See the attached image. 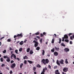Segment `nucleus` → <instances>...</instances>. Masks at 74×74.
<instances>
[{
	"mask_svg": "<svg viewBox=\"0 0 74 74\" xmlns=\"http://www.w3.org/2000/svg\"><path fill=\"white\" fill-rule=\"evenodd\" d=\"M41 66L39 64H38L36 66V67H38V68H41Z\"/></svg>",
	"mask_w": 74,
	"mask_h": 74,
	"instance_id": "nucleus-20",
	"label": "nucleus"
},
{
	"mask_svg": "<svg viewBox=\"0 0 74 74\" xmlns=\"http://www.w3.org/2000/svg\"><path fill=\"white\" fill-rule=\"evenodd\" d=\"M63 71L64 72H67L68 71V68H64L63 69Z\"/></svg>",
	"mask_w": 74,
	"mask_h": 74,
	"instance_id": "nucleus-7",
	"label": "nucleus"
},
{
	"mask_svg": "<svg viewBox=\"0 0 74 74\" xmlns=\"http://www.w3.org/2000/svg\"><path fill=\"white\" fill-rule=\"evenodd\" d=\"M44 36V35H43V34H42L41 33L40 34V37H43Z\"/></svg>",
	"mask_w": 74,
	"mask_h": 74,
	"instance_id": "nucleus-43",
	"label": "nucleus"
},
{
	"mask_svg": "<svg viewBox=\"0 0 74 74\" xmlns=\"http://www.w3.org/2000/svg\"><path fill=\"white\" fill-rule=\"evenodd\" d=\"M56 63L59 66H60V63L59 62V60H57L56 62Z\"/></svg>",
	"mask_w": 74,
	"mask_h": 74,
	"instance_id": "nucleus-13",
	"label": "nucleus"
},
{
	"mask_svg": "<svg viewBox=\"0 0 74 74\" xmlns=\"http://www.w3.org/2000/svg\"><path fill=\"white\" fill-rule=\"evenodd\" d=\"M24 63L25 64H27V61L26 60H25L24 61Z\"/></svg>",
	"mask_w": 74,
	"mask_h": 74,
	"instance_id": "nucleus-42",
	"label": "nucleus"
},
{
	"mask_svg": "<svg viewBox=\"0 0 74 74\" xmlns=\"http://www.w3.org/2000/svg\"><path fill=\"white\" fill-rule=\"evenodd\" d=\"M10 61H11L10 58V57H8L7 58V59L6 60V62H10Z\"/></svg>",
	"mask_w": 74,
	"mask_h": 74,
	"instance_id": "nucleus-11",
	"label": "nucleus"
},
{
	"mask_svg": "<svg viewBox=\"0 0 74 74\" xmlns=\"http://www.w3.org/2000/svg\"><path fill=\"white\" fill-rule=\"evenodd\" d=\"M51 52H54L55 51V49L54 48H53V49H51Z\"/></svg>",
	"mask_w": 74,
	"mask_h": 74,
	"instance_id": "nucleus-25",
	"label": "nucleus"
},
{
	"mask_svg": "<svg viewBox=\"0 0 74 74\" xmlns=\"http://www.w3.org/2000/svg\"><path fill=\"white\" fill-rule=\"evenodd\" d=\"M24 43L23 42V41H21V42H20L19 43V44H20V45H22Z\"/></svg>",
	"mask_w": 74,
	"mask_h": 74,
	"instance_id": "nucleus-17",
	"label": "nucleus"
},
{
	"mask_svg": "<svg viewBox=\"0 0 74 74\" xmlns=\"http://www.w3.org/2000/svg\"><path fill=\"white\" fill-rule=\"evenodd\" d=\"M70 44H73V42L71 41H70Z\"/></svg>",
	"mask_w": 74,
	"mask_h": 74,
	"instance_id": "nucleus-52",
	"label": "nucleus"
},
{
	"mask_svg": "<svg viewBox=\"0 0 74 74\" xmlns=\"http://www.w3.org/2000/svg\"><path fill=\"white\" fill-rule=\"evenodd\" d=\"M15 56V54H14V53L12 54L11 57V59H12V57H13V56Z\"/></svg>",
	"mask_w": 74,
	"mask_h": 74,
	"instance_id": "nucleus-29",
	"label": "nucleus"
},
{
	"mask_svg": "<svg viewBox=\"0 0 74 74\" xmlns=\"http://www.w3.org/2000/svg\"><path fill=\"white\" fill-rule=\"evenodd\" d=\"M34 40H36V41H37V38H34Z\"/></svg>",
	"mask_w": 74,
	"mask_h": 74,
	"instance_id": "nucleus-60",
	"label": "nucleus"
},
{
	"mask_svg": "<svg viewBox=\"0 0 74 74\" xmlns=\"http://www.w3.org/2000/svg\"><path fill=\"white\" fill-rule=\"evenodd\" d=\"M27 41V40H24V42H26Z\"/></svg>",
	"mask_w": 74,
	"mask_h": 74,
	"instance_id": "nucleus-64",
	"label": "nucleus"
},
{
	"mask_svg": "<svg viewBox=\"0 0 74 74\" xmlns=\"http://www.w3.org/2000/svg\"><path fill=\"white\" fill-rule=\"evenodd\" d=\"M69 40L68 39H65V42H69Z\"/></svg>",
	"mask_w": 74,
	"mask_h": 74,
	"instance_id": "nucleus-34",
	"label": "nucleus"
},
{
	"mask_svg": "<svg viewBox=\"0 0 74 74\" xmlns=\"http://www.w3.org/2000/svg\"><path fill=\"white\" fill-rule=\"evenodd\" d=\"M9 50H10V51H11V50H12V48L10 47L9 48Z\"/></svg>",
	"mask_w": 74,
	"mask_h": 74,
	"instance_id": "nucleus-55",
	"label": "nucleus"
},
{
	"mask_svg": "<svg viewBox=\"0 0 74 74\" xmlns=\"http://www.w3.org/2000/svg\"><path fill=\"white\" fill-rule=\"evenodd\" d=\"M70 38L71 40H73V36H70Z\"/></svg>",
	"mask_w": 74,
	"mask_h": 74,
	"instance_id": "nucleus-49",
	"label": "nucleus"
},
{
	"mask_svg": "<svg viewBox=\"0 0 74 74\" xmlns=\"http://www.w3.org/2000/svg\"><path fill=\"white\" fill-rule=\"evenodd\" d=\"M4 37H2V38H0V40H2V39H3V38H4Z\"/></svg>",
	"mask_w": 74,
	"mask_h": 74,
	"instance_id": "nucleus-57",
	"label": "nucleus"
},
{
	"mask_svg": "<svg viewBox=\"0 0 74 74\" xmlns=\"http://www.w3.org/2000/svg\"><path fill=\"white\" fill-rule=\"evenodd\" d=\"M40 47H37L36 48V50H37V51H39L40 50Z\"/></svg>",
	"mask_w": 74,
	"mask_h": 74,
	"instance_id": "nucleus-19",
	"label": "nucleus"
},
{
	"mask_svg": "<svg viewBox=\"0 0 74 74\" xmlns=\"http://www.w3.org/2000/svg\"><path fill=\"white\" fill-rule=\"evenodd\" d=\"M36 68L35 67H33V70L34 71H36Z\"/></svg>",
	"mask_w": 74,
	"mask_h": 74,
	"instance_id": "nucleus-35",
	"label": "nucleus"
},
{
	"mask_svg": "<svg viewBox=\"0 0 74 74\" xmlns=\"http://www.w3.org/2000/svg\"><path fill=\"white\" fill-rule=\"evenodd\" d=\"M55 41V40H54V39L53 38L52 40V41H51V43L52 44H53L54 43V42Z\"/></svg>",
	"mask_w": 74,
	"mask_h": 74,
	"instance_id": "nucleus-28",
	"label": "nucleus"
},
{
	"mask_svg": "<svg viewBox=\"0 0 74 74\" xmlns=\"http://www.w3.org/2000/svg\"><path fill=\"white\" fill-rule=\"evenodd\" d=\"M42 62L43 64H45H45H46V63L48 64V63H49V61L48 59H46L45 60V59H43L42 61Z\"/></svg>",
	"mask_w": 74,
	"mask_h": 74,
	"instance_id": "nucleus-1",
	"label": "nucleus"
},
{
	"mask_svg": "<svg viewBox=\"0 0 74 74\" xmlns=\"http://www.w3.org/2000/svg\"><path fill=\"white\" fill-rule=\"evenodd\" d=\"M71 34H72V33H70L68 35H69V36H71Z\"/></svg>",
	"mask_w": 74,
	"mask_h": 74,
	"instance_id": "nucleus-51",
	"label": "nucleus"
},
{
	"mask_svg": "<svg viewBox=\"0 0 74 74\" xmlns=\"http://www.w3.org/2000/svg\"><path fill=\"white\" fill-rule=\"evenodd\" d=\"M55 74H60V72H59V70H57L55 71Z\"/></svg>",
	"mask_w": 74,
	"mask_h": 74,
	"instance_id": "nucleus-8",
	"label": "nucleus"
},
{
	"mask_svg": "<svg viewBox=\"0 0 74 74\" xmlns=\"http://www.w3.org/2000/svg\"><path fill=\"white\" fill-rule=\"evenodd\" d=\"M14 62V61L13 60H12L10 61V63H12Z\"/></svg>",
	"mask_w": 74,
	"mask_h": 74,
	"instance_id": "nucleus-46",
	"label": "nucleus"
},
{
	"mask_svg": "<svg viewBox=\"0 0 74 74\" xmlns=\"http://www.w3.org/2000/svg\"><path fill=\"white\" fill-rule=\"evenodd\" d=\"M64 38L63 37L62 38V41L63 42L64 40Z\"/></svg>",
	"mask_w": 74,
	"mask_h": 74,
	"instance_id": "nucleus-47",
	"label": "nucleus"
},
{
	"mask_svg": "<svg viewBox=\"0 0 74 74\" xmlns=\"http://www.w3.org/2000/svg\"><path fill=\"white\" fill-rule=\"evenodd\" d=\"M0 60H1V62H4V60H3V58H1Z\"/></svg>",
	"mask_w": 74,
	"mask_h": 74,
	"instance_id": "nucleus-22",
	"label": "nucleus"
},
{
	"mask_svg": "<svg viewBox=\"0 0 74 74\" xmlns=\"http://www.w3.org/2000/svg\"><path fill=\"white\" fill-rule=\"evenodd\" d=\"M16 66V64L15 63H13L11 65V67L12 69H14Z\"/></svg>",
	"mask_w": 74,
	"mask_h": 74,
	"instance_id": "nucleus-5",
	"label": "nucleus"
},
{
	"mask_svg": "<svg viewBox=\"0 0 74 74\" xmlns=\"http://www.w3.org/2000/svg\"><path fill=\"white\" fill-rule=\"evenodd\" d=\"M64 38L65 39H68L69 38V37H68V36L67 35L65 34L64 36Z\"/></svg>",
	"mask_w": 74,
	"mask_h": 74,
	"instance_id": "nucleus-10",
	"label": "nucleus"
},
{
	"mask_svg": "<svg viewBox=\"0 0 74 74\" xmlns=\"http://www.w3.org/2000/svg\"><path fill=\"white\" fill-rule=\"evenodd\" d=\"M6 69H7L8 70H9L10 69V68L8 67H6Z\"/></svg>",
	"mask_w": 74,
	"mask_h": 74,
	"instance_id": "nucleus-59",
	"label": "nucleus"
},
{
	"mask_svg": "<svg viewBox=\"0 0 74 74\" xmlns=\"http://www.w3.org/2000/svg\"><path fill=\"white\" fill-rule=\"evenodd\" d=\"M14 59H16V56L14 55Z\"/></svg>",
	"mask_w": 74,
	"mask_h": 74,
	"instance_id": "nucleus-44",
	"label": "nucleus"
},
{
	"mask_svg": "<svg viewBox=\"0 0 74 74\" xmlns=\"http://www.w3.org/2000/svg\"><path fill=\"white\" fill-rule=\"evenodd\" d=\"M48 67H49V69H51V65H49L48 66Z\"/></svg>",
	"mask_w": 74,
	"mask_h": 74,
	"instance_id": "nucleus-40",
	"label": "nucleus"
},
{
	"mask_svg": "<svg viewBox=\"0 0 74 74\" xmlns=\"http://www.w3.org/2000/svg\"><path fill=\"white\" fill-rule=\"evenodd\" d=\"M33 53V51L32 50H31L30 51V55H32Z\"/></svg>",
	"mask_w": 74,
	"mask_h": 74,
	"instance_id": "nucleus-16",
	"label": "nucleus"
},
{
	"mask_svg": "<svg viewBox=\"0 0 74 74\" xmlns=\"http://www.w3.org/2000/svg\"><path fill=\"white\" fill-rule=\"evenodd\" d=\"M24 59H28V57H27V56H25L23 58Z\"/></svg>",
	"mask_w": 74,
	"mask_h": 74,
	"instance_id": "nucleus-18",
	"label": "nucleus"
},
{
	"mask_svg": "<svg viewBox=\"0 0 74 74\" xmlns=\"http://www.w3.org/2000/svg\"><path fill=\"white\" fill-rule=\"evenodd\" d=\"M58 67V66H57L56 65V66H54L53 68L54 69H56Z\"/></svg>",
	"mask_w": 74,
	"mask_h": 74,
	"instance_id": "nucleus-33",
	"label": "nucleus"
},
{
	"mask_svg": "<svg viewBox=\"0 0 74 74\" xmlns=\"http://www.w3.org/2000/svg\"><path fill=\"white\" fill-rule=\"evenodd\" d=\"M61 45L62 46H63V47H65V46H66L63 42L61 43Z\"/></svg>",
	"mask_w": 74,
	"mask_h": 74,
	"instance_id": "nucleus-24",
	"label": "nucleus"
},
{
	"mask_svg": "<svg viewBox=\"0 0 74 74\" xmlns=\"http://www.w3.org/2000/svg\"><path fill=\"white\" fill-rule=\"evenodd\" d=\"M64 51L65 52H69L70 51V49L68 48H65L64 49Z\"/></svg>",
	"mask_w": 74,
	"mask_h": 74,
	"instance_id": "nucleus-9",
	"label": "nucleus"
},
{
	"mask_svg": "<svg viewBox=\"0 0 74 74\" xmlns=\"http://www.w3.org/2000/svg\"><path fill=\"white\" fill-rule=\"evenodd\" d=\"M39 32H38L36 33L35 34V35H39Z\"/></svg>",
	"mask_w": 74,
	"mask_h": 74,
	"instance_id": "nucleus-37",
	"label": "nucleus"
},
{
	"mask_svg": "<svg viewBox=\"0 0 74 74\" xmlns=\"http://www.w3.org/2000/svg\"><path fill=\"white\" fill-rule=\"evenodd\" d=\"M33 42L35 43L34 45L35 47H37L38 45V42L34 40L33 41Z\"/></svg>",
	"mask_w": 74,
	"mask_h": 74,
	"instance_id": "nucleus-3",
	"label": "nucleus"
},
{
	"mask_svg": "<svg viewBox=\"0 0 74 74\" xmlns=\"http://www.w3.org/2000/svg\"><path fill=\"white\" fill-rule=\"evenodd\" d=\"M17 37H18V38L19 39V38H22V37H23V35H22V34H18L17 35Z\"/></svg>",
	"mask_w": 74,
	"mask_h": 74,
	"instance_id": "nucleus-4",
	"label": "nucleus"
},
{
	"mask_svg": "<svg viewBox=\"0 0 74 74\" xmlns=\"http://www.w3.org/2000/svg\"><path fill=\"white\" fill-rule=\"evenodd\" d=\"M8 56H5L3 57V58H4V59H6V58L7 59V58H8Z\"/></svg>",
	"mask_w": 74,
	"mask_h": 74,
	"instance_id": "nucleus-27",
	"label": "nucleus"
},
{
	"mask_svg": "<svg viewBox=\"0 0 74 74\" xmlns=\"http://www.w3.org/2000/svg\"><path fill=\"white\" fill-rule=\"evenodd\" d=\"M54 55L55 56H58V53L57 51H55L54 53Z\"/></svg>",
	"mask_w": 74,
	"mask_h": 74,
	"instance_id": "nucleus-12",
	"label": "nucleus"
},
{
	"mask_svg": "<svg viewBox=\"0 0 74 74\" xmlns=\"http://www.w3.org/2000/svg\"><path fill=\"white\" fill-rule=\"evenodd\" d=\"M34 74H37V73L36 72H34Z\"/></svg>",
	"mask_w": 74,
	"mask_h": 74,
	"instance_id": "nucleus-63",
	"label": "nucleus"
},
{
	"mask_svg": "<svg viewBox=\"0 0 74 74\" xmlns=\"http://www.w3.org/2000/svg\"><path fill=\"white\" fill-rule=\"evenodd\" d=\"M53 63H55V60L54 59H53Z\"/></svg>",
	"mask_w": 74,
	"mask_h": 74,
	"instance_id": "nucleus-61",
	"label": "nucleus"
},
{
	"mask_svg": "<svg viewBox=\"0 0 74 74\" xmlns=\"http://www.w3.org/2000/svg\"><path fill=\"white\" fill-rule=\"evenodd\" d=\"M10 74H12L13 72H12V71H11L10 72Z\"/></svg>",
	"mask_w": 74,
	"mask_h": 74,
	"instance_id": "nucleus-48",
	"label": "nucleus"
},
{
	"mask_svg": "<svg viewBox=\"0 0 74 74\" xmlns=\"http://www.w3.org/2000/svg\"><path fill=\"white\" fill-rule=\"evenodd\" d=\"M43 35H45V34H46V33H45V32H44L43 33Z\"/></svg>",
	"mask_w": 74,
	"mask_h": 74,
	"instance_id": "nucleus-54",
	"label": "nucleus"
},
{
	"mask_svg": "<svg viewBox=\"0 0 74 74\" xmlns=\"http://www.w3.org/2000/svg\"><path fill=\"white\" fill-rule=\"evenodd\" d=\"M17 60H18V61H20V59H19V58H17Z\"/></svg>",
	"mask_w": 74,
	"mask_h": 74,
	"instance_id": "nucleus-58",
	"label": "nucleus"
},
{
	"mask_svg": "<svg viewBox=\"0 0 74 74\" xmlns=\"http://www.w3.org/2000/svg\"><path fill=\"white\" fill-rule=\"evenodd\" d=\"M40 42L41 44L42 43V39H41L40 40Z\"/></svg>",
	"mask_w": 74,
	"mask_h": 74,
	"instance_id": "nucleus-36",
	"label": "nucleus"
},
{
	"mask_svg": "<svg viewBox=\"0 0 74 74\" xmlns=\"http://www.w3.org/2000/svg\"><path fill=\"white\" fill-rule=\"evenodd\" d=\"M23 63H21L20 64V67L21 69V68H22V66H23Z\"/></svg>",
	"mask_w": 74,
	"mask_h": 74,
	"instance_id": "nucleus-30",
	"label": "nucleus"
},
{
	"mask_svg": "<svg viewBox=\"0 0 74 74\" xmlns=\"http://www.w3.org/2000/svg\"><path fill=\"white\" fill-rule=\"evenodd\" d=\"M36 38H37L38 39H40V37H39V36H36Z\"/></svg>",
	"mask_w": 74,
	"mask_h": 74,
	"instance_id": "nucleus-53",
	"label": "nucleus"
},
{
	"mask_svg": "<svg viewBox=\"0 0 74 74\" xmlns=\"http://www.w3.org/2000/svg\"><path fill=\"white\" fill-rule=\"evenodd\" d=\"M45 70H47V68L45 67V68L43 69L41 73L40 74H45Z\"/></svg>",
	"mask_w": 74,
	"mask_h": 74,
	"instance_id": "nucleus-2",
	"label": "nucleus"
},
{
	"mask_svg": "<svg viewBox=\"0 0 74 74\" xmlns=\"http://www.w3.org/2000/svg\"><path fill=\"white\" fill-rule=\"evenodd\" d=\"M54 37H56H56H57L56 34H54Z\"/></svg>",
	"mask_w": 74,
	"mask_h": 74,
	"instance_id": "nucleus-56",
	"label": "nucleus"
},
{
	"mask_svg": "<svg viewBox=\"0 0 74 74\" xmlns=\"http://www.w3.org/2000/svg\"><path fill=\"white\" fill-rule=\"evenodd\" d=\"M55 49L56 51H59V48L58 47L57 48L56 47H55Z\"/></svg>",
	"mask_w": 74,
	"mask_h": 74,
	"instance_id": "nucleus-14",
	"label": "nucleus"
},
{
	"mask_svg": "<svg viewBox=\"0 0 74 74\" xmlns=\"http://www.w3.org/2000/svg\"><path fill=\"white\" fill-rule=\"evenodd\" d=\"M65 63L66 64H67L69 63V62L67 61V59H66L65 60Z\"/></svg>",
	"mask_w": 74,
	"mask_h": 74,
	"instance_id": "nucleus-26",
	"label": "nucleus"
},
{
	"mask_svg": "<svg viewBox=\"0 0 74 74\" xmlns=\"http://www.w3.org/2000/svg\"><path fill=\"white\" fill-rule=\"evenodd\" d=\"M18 50L16 49L15 50V52L16 53H17V54H18Z\"/></svg>",
	"mask_w": 74,
	"mask_h": 74,
	"instance_id": "nucleus-31",
	"label": "nucleus"
},
{
	"mask_svg": "<svg viewBox=\"0 0 74 74\" xmlns=\"http://www.w3.org/2000/svg\"><path fill=\"white\" fill-rule=\"evenodd\" d=\"M42 55L43 56H44V54L45 53V51L44 50H42Z\"/></svg>",
	"mask_w": 74,
	"mask_h": 74,
	"instance_id": "nucleus-23",
	"label": "nucleus"
},
{
	"mask_svg": "<svg viewBox=\"0 0 74 74\" xmlns=\"http://www.w3.org/2000/svg\"><path fill=\"white\" fill-rule=\"evenodd\" d=\"M62 74H66V73H64V72H62Z\"/></svg>",
	"mask_w": 74,
	"mask_h": 74,
	"instance_id": "nucleus-62",
	"label": "nucleus"
},
{
	"mask_svg": "<svg viewBox=\"0 0 74 74\" xmlns=\"http://www.w3.org/2000/svg\"><path fill=\"white\" fill-rule=\"evenodd\" d=\"M61 41H62V39H61V38H59V43L60 44L61 43Z\"/></svg>",
	"mask_w": 74,
	"mask_h": 74,
	"instance_id": "nucleus-32",
	"label": "nucleus"
},
{
	"mask_svg": "<svg viewBox=\"0 0 74 74\" xmlns=\"http://www.w3.org/2000/svg\"><path fill=\"white\" fill-rule=\"evenodd\" d=\"M22 48H20L19 49V52H22Z\"/></svg>",
	"mask_w": 74,
	"mask_h": 74,
	"instance_id": "nucleus-38",
	"label": "nucleus"
},
{
	"mask_svg": "<svg viewBox=\"0 0 74 74\" xmlns=\"http://www.w3.org/2000/svg\"><path fill=\"white\" fill-rule=\"evenodd\" d=\"M16 37H17V36L14 35V38H16Z\"/></svg>",
	"mask_w": 74,
	"mask_h": 74,
	"instance_id": "nucleus-50",
	"label": "nucleus"
},
{
	"mask_svg": "<svg viewBox=\"0 0 74 74\" xmlns=\"http://www.w3.org/2000/svg\"><path fill=\"white\" fill-rule=\"evenodd\" d=\"M30 48H28L27 49V52H29V51H30Z\"/></svg>",
	"mask_w": 74,
	"mask_h": 74,
	"instance_id": "nucleus-21",
	"label": "nucleus"
},
{
	"mask_svg": "<svg viewBox=\"0 0 74 74\" xmlns=\"http://www.w3.org/2000/svg\"><path fill=\"white\" fill-rule=\"evenodd\" d=\"M11 41V40L10 39H8L7 40V41L8 42H10Z\"/></svg>",
	"mask_w": 74,
	"mask_h": 74,
	"instance_id": "nucleus-39",
	"label": "nucleus"
},
{
	"mask_svg": "<svg viewBox=\"0 0 74 74\" xmlns=\"http://www.w3.org/2000/svg\"><path fill=\"white\" fill-rule=\"evenodd\" d=\"M27 61L30 64H32V63H33V62L32 61L30 60H28Z\"/></svg>",
	"mask_w": 74,
	"mask_h": 74,
	"instance_id": "nucleus-15",
	"label": "nucleus"
},
{
	"mask_svg": "<svg viewBox=\"0 0 74 74\" xmlns=\"http://www.w3.org/2000/svg\"><path fill=\"white\" fill-rule=\"evenodd\" d=\"M3 53H6V50H4V51H3Z\"/></svg>",
	"mask_w": 74,
	"mask_h": 74,
	"instance_id": "nucleus-41",
	"label": "nucleus"
},
{
	"mask_svg": "<svg viewBox=\"0 0 74 74\" xmlns=\"http://www.w3.org/2000/svg\"><path fill=\"white\" fill-rule=\"evenodd\" d=\"M1 67H3L4 66H5V64H2L1 65Z\"/></svg>",
	"mask_w": 74,
	"mask_h": 74,
	"instance_id": "nucleus-45",
	"label": "nucleus"
},
{
	"mask_svg": "<svg viewBox=\"0 0 74 74\" xmlns=\"http://www.w3.org/2000/svg\"><path fill=\"white\" fill-rule=\"evenodd\" d=\"M64 60L63 59H61L59 61L60 63L61 64H64Z\"/></svg>",
	"mask_w": 74,
	"mask_h": 74,
	"instance_id": "nucleus-6",
	"label": "nucleus"
}]
</instances>
